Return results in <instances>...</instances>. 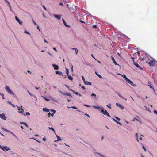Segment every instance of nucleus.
Wrapping results in <instances>:
<instances>
[{
	"mask_svg": "<svg viewBox=\"0 0 157 157\" xmlns=\"http://www.w3.org/2000/svg\"><path fill=\"white\" fill-rule=\"evenodd\" d=\"M151 58V60H150V61L148 60V57H147L145 59H146V63H148L150 66H153L154 65L155 63V60L153 58Z\"/></svg>",
	"mask_w": 157,
	"mask_h": 157,
	"instance_id": "f257e3e1",
	"label": "nucleus"
},
{
	"mask_svg": "<svg viewBox=\"0 0 157 157\" xmlns=\"http://www.w3.org/2000/svg\"><path fill=\"white\" fill-rule=\"evenodd\" d=\"M5 89L6 91L9 93L11 94L14 95V93L10 89L9 87L8 86H6L5 87Z\"/></svg>",
	"mask_w": 157,
	"mask_h": 157,
	"instance_id": "f03ea898",
	"label": "nucleus"
},
{
	"mask_svg": "<svg viewBox=\"0 0 157 157\" xmlns=\"http://www.w3.org/2000/svg\"><path fill=\"white\" fill-rule=\"evenodd\" d=\"M101 112H102L104 114L107 116L108 117H110V116L106 110H104L103 109H102L101 110Z\"/></svg>",
	"mask_w": 157,
	"mask_h": 157,
	"instance_id": "7ed1b4c3",
	"label": "nucleus"
},
{
	"mask_svg": "<svg viewBox=\"0 0 157 157\" xmlns=\"http://www.w3.org/2000/svg\"><path fill=\"white\" fill-rule=\"evenodd\" d=\"M134 64L137 67L139 68L140 70H143L142 68L136 63L134 61Z\"/></svg>",
	"mask_w": 157,
	"mask_h": 157,
	"instance_id": "20e7f679",
	"label": "nucleus"
},
{
	"mask_svg": "<svg viewBox=\"0 0 157 157\" xmlns=\"http://www.w3.org/2000/svg\"><path fill=\"white\" fill-rule=\"evenodd\" d=\"M127 82L130 84L131 85L133 86H135L136 85L133 84V83L131 81H130L129 79H128L126 81Z\"/></svg>",
	"mask_w": 157,
	"mask_h": 157,
	"instance_id": "39448f33",
	"label": "nucleus"
},
{
	"mask_svg": "<svg viewBox=\"0 0 157 157\" xmlns=\"http://www.w3.org/2000/svg\"><path fill=\"white\" fill-rule=\"evenodd\" d=\"M3 130H5V131H6V132H9L10 133H11L13 136L15 138H17V136H16V135L14 134L13 133V132H10V131H8V130H6V129H3Z\"/></svg>",
	"mask_w": 157,
	"mask_h": 157,
	"instance_id": "423d86ee",
	"label": "nucleus"
},
{
	"mask_svg": "<svg viewBox=\"0 0 157 157\" xmlns=\"http://www.w3.org/2000/svg\"><path fill=\"white\" fill-rule=\"evenodd\" d=\"M15 19L17 21V22L19 23L21 25L22 24V23H23L22 21H21L18 19V18L17 17V16H15Z\"/></svg>",
	"mask_w": 157,
	"mask_h": 157,
	"instance_id": "0eeeda50",
	"label": "nucleus"
},
{
	"mask_svg": "<svg viewBox=\"0 0 157 157\" xmlns=\"http://www.w3.org/2000/svg\"><path fill=\"white\" fill-rule=\"evenodd\" d=\"M0 117L3 120H6V117L5 115L3 113L2 114H0Z\"/></svg>",
	"mask_w": 157,
	"mask_h": 157,
	"instance_id": "6e6552de",
	"label": "nucleus"
},
{
	"mask_svg": "<svg viewBox=\"0 0 157 157\" xmlns=\"http://www.w3.org/2000/svg\"><path fill=\"white\" fill-rule=\"evenodd\" d=\"M116 105L120 107L121 109H123L124 107L120 104L116 103Z\"/></svg>",
	"mask_w": 157,
	"mask_h": 157,
	"instance_id": "1a4fd4ad",
	"label": "nucleus"
},
{
	"mask_svg": "<svg viewBox=\"0 0 157 157\" xmlns=\"http://www.w3.org/2000/svg\"><path fill=\"white\" fill-rule=\"evenodd\" d=\"M111 58H112V61H113V62L114 63L115 65H118V66L119 65L116 62L115 60L114 59V57H113L111 56Z\"/></svg>",
	"mask_w": 157,
	"mask_h": 157,
	"instance_id": "9d476101",
	"label": "nucleus"
},
{
	"mask_svg": "<svg viewBox=\"0 0 157 157\" xmlns=\"http://www.w3.org/2000/svg\"><path fill=\"white\" fill-rule=\"evenodd\" d=\"M52 66L55 70H58L59 69L58 66L57 65L53 64Z\"/></svg>",
	"mask_w": 157,
	"mask_h": 157,
	"instance_id": "9b49d317",
	"label": "nucleus"
},
{
	"mask_svg": "<svg viewBox=\"0 0 157 157\" xmlns=\"http://www.w3.org/2000/svg\"><path fill=\"white\" fill-rule=\"evenodd\" d=\"M84 82L85 84H86L87 85H92L91 83L90 82H88L86 81H84Z\"/></svg>",
	"mask_w": 157,
	"mask_h": 157,
	"instance_id": "f8f14e48",
	"label": "nucleus"
},
{
	"mask_svg": "<svg viewBox=\"0 0 157 157\" xmlns=\"http://www.w3.org/2000/svg\"><path fill=\"white\" fill-rule=\"evenodd\" d=\"M2 148L4 149V150H3L4 151H5V150L6 151H8L10 150V148L9 147H8L6 146H3L2 147Z\"/></svg>",
	"mask_w": 157,
	"mask_h": 157,
	"instance_id": "ddd939ff",
	"label": "nucleus"
},
{
	"mask_svg": "<svg viewBox=\"0 0 157 157\" xmlns=\"http://www.w3.org/2000/svg\"><path fill=\"white\" fill-rule=\"evenodd\" d=\"M54 16L56 18L58 19L59 20H60L61 18V17L59 15H54Z\"/></svg>",
	"mask_w": 157,
	"mask_h": 157,
	"instance_id": "4468645a",
	"label": "nucleus"
},
{
	"mask_svg": "<svg viewBox=\"0 0 157 157\" xmlns=\"http://www.w3.org/2000/svg\"><path fill=\"white\" fill-rule=\"evenodd\" d=\"M62 20H63V24H64V25L66 26V27H70V26L68 25H67L66 24V22L63 19H62Z\"/></svg>",
	"mask_w": 157,
	"mask_h": 157,
	"instance_id": "2eb2a0df",
	"label": "nucleus"
},
{
	"mask_svg": "<svg viewBox=\"0 0 157 157\" xmlns=\"http://www.w3.org/2000/svg\"><path fill=\"white\" fill-rule=\"evenodd\" d=\"M113 120L115 121V122H116L118 124H120L121 125H122V124L119 121H117V120H115V119H114V118H112Z\"/></svg>",
	"mask_w": 157,
	"mask_h": 157,
	"instance_id": "dca6fc26",
	"label": "nucleus"
},
{
	"mask_svg": "<svg viewBox=\"0 0 157 157\" xmlns=\"http://www.w3.org/2000/svg\"><path fill=\"white\" fill-rule=\"evenodd\" d=\"M60 92L61 93H63V94L64 95H67V96H71V94L70 93H63L61 91H60Z\"/></svg>",
	"mask_w": 157,
	"mask_h": 157,
	"instance_id": "f3484780",
	"label": "nucleus"
},
{
	"mask_svg": "<svg viewBox=\"0 0 157 157\" xmlns=\"http://www.w3.org/2000/svg\"><path fill=\"white\" fill-rule=\"evenodd\" d=\"M20 124H23L25 126H26L27 128L29 127L28 124L25 123L24 122H21L20 123Z\"/></svg>",
	"mask_w": 157,
	"mask_h": 157,
	"instance_id": "a211bd4d",
	"label": "nucleus"
},
{
	"mask_svg": "<svg viewBox=\"0 0 157 157\" xmlns=\"http://www.w3.org/2000/svg\"><path fill=\"white\" fill-rule=\"evenodd\" d=\"M150 83H151V82H148V86H149L152 89H153L154 90V88L151 85Z\"/></svg>",
	"mask_w": 157,
	"mask_h": 157,
	"instance_id": "6ab92c4d",
	"label": "nucleus"
},
{
	"mask_svg": "<svg viewBox=\"0 0 157 157\" xmlns=\"http://www.w3.org/2000/svg\"><path fill=\"white\" fill-rule=\"evenodd\" d=\"M43 110L44 111L47 112H48L49 111V110L46 108H43Z\"/></svg>",
	"mask_w": 157,
	"mask_h": 157,
	"instance_id": "aec40b11",
	"label": "nucleus"
},
{
	"mask_svg": "<svg viewBox=\"0 0 157 157\" xmlns=\"http://www.w3.org/2000/svg\"><path fill=\"white\" fill-rule=\"evenodd\" d=\"M72 49L73 50H75V51L76 54H77L78 53V50L77 48H72Z\"/></svg>",
	"mask_w": 157,
	"mask_h": 157,
	"instance_id": "412c9836",
	"label": "nucleus"
},
{
	"mask_svg": "<svg viewBox=\"0 0 157 157\" xmlns=\"http://www.w3.org/2000/svg\"><path fill=\"white\" fill-rule=\"evenodd\" d=\"M68 79L71 81H72L73 79V78L71 75H68Z\"/></svg>",
	"mask_w": 157,
	"mask_h": 157,
	"instance_id": "4be33fe9",
	"label": "nucleus"
},
{
	"mask_svg": "<svg viewBox=\"0 0 157 157\" xmlns=\"http://www.w3.org/2000/svg\"><path fill=\"white\" fill-rule=\"evenodd\" d=\"M56 73L58 75H62V72H59L58 71H55Z\"/></svg>",
	"mask_w": 157,
	"mask_h": 157,
	"instance_id": "5701e85b",
	"label": "nucleus"
},
{
	"mask_svg": "<svg viewBox=\"0 0 157 157\" xmlns=\"http://www.w3.org/2000/svg\"><path fill=\"white\" fill-rule=\"evenodd\" d=\"M116 93L117 94H118V96L120 97H121V98H124V99H125L126 100V99L125 98H124V97H122L119 93H118L117 92H116Z\"/></svg>",
	"mask_w": 157,
	"mask_h": 157,
	"instance_id": "b1692460",
	"label": "nucleus"
},
{
	"mask_svg": "<svg viewBox=\"0 0 157 157\" xmlns=\"http://www.w3.org/2000/svg\"><path fill=\"white\" fill-rule=\"evenodd\" d=\"M56 136H57V140H55V141H58L59 140H62L60 138V137L59 136L56 135Z\"/></svg>",
	"mask_w": 157,
	"mask_h": 157,
	"instance_id": "393cba45",
	"label": "nucleus"
},
{
	"mask_svg": "<svg viewBox=\"0 0 157 157\" xmlns=\"http://www.w3.org/2000/svg\"><path fill=\"white\" fill-rule=\"evenodd\" d=\"M123 77L124 78V79L126 81L128 79V78L126 77L125 75L124 74L123 75H122Z\"/></svg>",
	"mask_w": 157,
	"mask_h": 157,
	"instance_id": "a878e982",
	"label": "nucleus"
},
{
	"mask_svg": "<svg viewBox=\"0 0 157 157\" xmlns=\"http://www.w3.org/2000/svg\"><path fill=\"white\" fill-rule=\"evenodd\" d=\"M95 73L97 75V76H98L100 78H102V76L101 75H100L99 74H97V72L96 71L95 72Z\"/></svg>",
	"mask_w": 157,
	"mask_h": 157,
	"instance_id": "bb28decb",
	"label": "nucleus"
},
{
	"mask_svg": "<svg viewBox=\"0 0 157 157\" xmlns=\"http://www.w3.org/2000/svg\"><path fill=\"white\" fill-rule=\"evenodd\" d=\"M42 96L43 97L44 99L45 100H46V101H49V98H47V97H43V96Z\"/></svg>",
	"mask_w": 157,
	"mask_h": 157,
	"instance_id": "cd10ccee",
	"label": "nucleus"
},
{
	"mask_svg": "<svg viewBox=\"0 0 157 157\" xmlns=\"http://www.w3.org/2000/svg\"><path fill=\"white\" fill-rule=\"evenodd\" d=\"M66 73L67 75H69V70L68 69L66 68Z\"/></svg>",
	"mask_w": 157,
	"mask_h": 157,
	"instance_id": "c85d7f7f",
	"label": "nucleus"
},
{
	"mask_svg": "<svg viewBox=\"0 0 157 157\" xmlns=\"http://www.w3.org/2000/svg\"><path fill=\"white\" fill-rule=\"evenodd\" d=\"M21 110H22L21 111H19V113H21L23 115H25V114H24L23 113V112H24V111H23V109H21Z\"/></svg>",
	"mask_w": 157,
	"mask_h": 157,
	"instance_id": "c756f323",
	"label": "nucleus"
},
{
	"mask_svg": "<svg viewBox=\"0 0 157 157\" xmlns=\"http://www.w3.org/2000/svg\"><path fill=\"white\" fill-rule=\"evenodd\" d=\"M0 94L1 95V96L2 97V98L3 99H5V98L4 97V94H2V93H0Z\"/></svg>",
	"mask_w": 157,
	"mask_h": 157,
	"instance_id": "7c9ffc66",
	"label": "nucleus"
},
{
	"mask_svg": "<svg viewBox=\"0 0 157 157\" xmlns=\"http://www.w3.org/2000/svg\"><path fill=\"white\" fill-rule=\"evenodd\" d=\"M48 128H49V129H51V130H52L53 131H54V132H55L54 129L53 128H52V127L50 128V127H48Z\"/></svg>",
	"mask_w": 157,
	"mask_h": 157,
	"instance_id": "2f4dec72",
	"label": "nucleus"
},
{
	"mask_svg": "<svg viewBox=\"0 0 157 157\" xmlns=\"http://www.w3.org/2000/svg\"><path fill=\"white\" fill-rule=\"evenodd\" d=\"M138 134L137 133H136V140H137V141H139V140H138Z\"/></svg>",
	"mask_w": 157,
	"mask_h": 157,
	"instance_id": "473e14b6",
	"label": "nucleus"
},
{
	"mask_svg": "<svg viewBox=\"0 0 157 157\" xmlns=\"http://www.w3.org/2000/svg\"><path fill=\"white\" fill-rule=\"evenodd\" d=\"M75 94H76L77 95H79V96H81V94H79L78 92H75Z\"/></svg>",
	"mask_w": 157,
	"mask_h": 157,
	"instance_id": "72a5a7b5",
	"label": "nucleus"
},
{
	"mask_svg": "<svg viewBox=\"0 0 157 157\" xmlns=\"http://www.w3.org/2000/svg\"><path fill=\"white\" fill-rule=\"evenodd\" d=\"M54 113H53L52 114H51V113L49 112L48 114V115L49 116L50 115H51V116H53V115H54Z\"/></svg>",
	"mask_w": 157,
	"mask_h": 157,
	"instance_id": "f704fd0d",
	"label": "nucleus"
},
{
	"mask_svg": "<svg viewBox=\"0 0 157 157\" xmlns=\"http://www.w3.org/2000/svg\"><path fill=\"white\" fill-rule=\"evenodd\" d=\"M107 107H108L109 109H111V104H109V105H107Z\"/></svg>",
	"mask_w": 157,
	"mask_h": 157,
	"instance_id": "c9c22d12",
	"label": "nucleus"
},
{
	"mask_svg": "<svg viewBox=\"0 0 157 157\" xmlns=\"http://www.w3.org/2000/svg\"><path fill=\"white\" fill-rule=\"evenodd\" d=\"M6 2H7V4H8V5L9 6V7H10V4L9 3V2H8V1H6Z\"/></svg>",
	"mask_w": 157,
	"mask_h": 157,
	"instance_id": "e433bc0d",
	"label": "nucleus"
},
{
	"mask_svg": "<svg viewBox=\"0 0 157 157\" xmlns=\"http://www.w3.org/2000/svg\"><path fill=\"white\" fill-rule=\"evenodd\" d=\"M96 95L95 94H94V93H92V94L91 95V96H92V97L94 96V97H96Z\"/></svg>",
	"mask_w": 157,
	"mask_h": 157,
	"instance_id": "4c0bfd02",
	"label": "nucleus"
},
{
	"mask_svg": "<svg viewBox=\"0 0 157 157\" xmlns=\"http://www.w3.org/2000/svg\"><path fill=\"white\" fill-rule=\"evenodd\" d=\"M24 33H27V34H30L29 32H27L26 30H25Z\"/></svg>",
	"mask_w": 157,
	"mask_h": 157,
	"instance_id": "58836bf2",
	"label": "nucleus"
},
{
	"mask_svg": "<svg viewBox=\"0 0 157 157\" xmlns=\"http://www.w3.org/2000/svg\"><path fill=\"white\" fill-rule=\"evenodd\" d=\"M135 120H136L137 121H139L141 123H142L141 122V121H139L138 119H137V118H134V119H133V121H134Z\"/></svg>",
	"mask_w": 157,
	"mask_h": 157,
	"instance_id": "ea45409f",
	"label": "nucleus"
},
{
	"mask_svg": "<svg viewBox=\"0 0 157 157\" xmlns=\"http://www.w3.org/2000/svg\"><path fill=\"white\" fill-rule=\"evenodd\" d=\"M71 108L73 109H78V108L77 107H76L75 106H72L71 107Z\"/></svg>",
	"mask_w": 157,
	"mask_h": 157,
	"instance_id": "a19ab883",
	"label": "nucleus"
},
{
	"mask_svg": "<svg viewBox=\"0 0 157 157\" xmlns=\"http://www.w3.org/2000/svg\"><path fill=\"white\" fill-rule=\"evenodd\" d=\"M142 148L145 152L146 151V149L144 146H143Z\"/></svg>",
	"mask_w": 157,
	"mask_h": 157,
	"instance_id": "79ce46f5",
	"label": "nucleus"
},
{
	"mask_svg": "<svg viewBox=\"0 0 157 157\" xmlns=\"http://www.w3.org/2000/svg\"><path fill=\"white\" fill-rule=\"evenodd\" d=\"M51 111L53 112V113H54H54L56 112V111L55 110H54V109H52V110H51Z\"/></svg>",
	"mask_w": 157,
	"mask_h": 157,
	"instance_id": "37998d69",
	"label": "nucleus"
},
{
	"mask_svg": "<svg viewBox=\"0 0 157 157\" xmlns=\"http://www.w3.org/2000/svg\"><path fill=\"white\" fill-rule=\"evenodd\" d=\"M82 79L83 80V82H84V81H85L84 77L83 76H82Z\"/></svg>",
	"mask_w": 157,
	"mask_h": 157,
	"instance_id": "c03bdc74",
	"label": "nucleus"
},
{
	"mask_svg": "<svg viewBox=\"0 0 157 157\" xmlns=\"http://www.w3.org/2000/svg\"><path fill=\"white\" fill-rule=\"evenodd\" d=\"M115 117L117 120H118V121H120V119L118 118V117Z\"/></svg>",
	"mask_w": 157,
	"mask_h": 157,
	"instance_id": "a18cd8bd",
	"label": "nucleus"
},
{
	"mask_svg": "<svg viewBox=\"0 0 157 157\" xmlns=\"http://www.w3.org/2000/svg\"><path fill=\"white\" fill-rule=\"evenodd\" d=\"M32 21L33 22V23L35 25H37V24H36V23L33 20H32Z\"/></svg>",
	"mask_w": 157,
	"mask_h": 157,
	"instance_id": "49530a36",
	"label": "nucleus"
},
{
	"mask_svg": "<svg viewBox=\"0 0 157 157\" xmlns=\"http://www.w3.org/2000/svg\"><path fill=\"white\" fill-rule=\"evenodd\" d=\"M153 112L155 113L157 115V111L156 110H154Z\"/></svg>",
	"mask_w": 157,
	"mask_h": 157,
	"instance_id": "de8ad7c7",
	"label": "nucleus"
},
{
	"mask_svg": "<svg viewBox=\"0 0 157 157\" xmlns=\"http://www.w3.org/2000/svg\"><path fill=\"white\" fill-rule=\"evenodd\" d=\"M26 113V115H27L29 116V115H30V114L29 112H27Z\"/></svg>",
	"mask_w": 157,
	"mask_h": 157,
	"instance_id": "09e8293b",
	"label": "nucleus"
},
{
	"mask_svg": "<svg viewBox=\"0 0 157 157\" xmlns=\"http://www.w3.org/2000/svg\"><path fill=\"white\" fill-rule=\"evenodd\" d=\"M18 108V110L19 111H20L21 110V109L20 107H17Z\"/></svg>",
	"mask_w": 157,
	"mask_h": 157,
	"instance_id": "8fccbe9b",
	"label": "nucleus"
},
{
	"mask_svg": "<svg viewBox=\"0 0 157 157\" xmlns=\"http://www.w3.org/2000/svg\"><path fill=\"white\" fill-rule=\"evenodd\" d=\"M84 105L85 106L87 107H88L90 106L89 105H86V104Z\"/></svg>",
	"mask_w": 157,
	"mask_h": 157,
	"instance_id": "3c124183",
	"label": "nucleus"
},
{
	"mask_svg": "<svg viewBox=\"0 0 157 157\" xmlns=\"http://www.w3.org/2000/svg\"><path fill=\"white\" fill-rule=\"evenodd\" d=\"M42 6H43V7L44 8V9L45 10H46V7H45V6L44 5H43Z\"/></svg>",
	"mask_w": 157,
	"mask_h": 157,
	"instance_id": "603ef678",
	"label": "nucleus"
},
{
	"mask_svg": "<svg viewBox=\"0 0 157 157\" xmlns=\"http://www.w3.org/2000/svg\"><path fill=\"white\" fill-rule=\"evenodd\" d=\"M70 90H71V91H72L73 93H75V92L74 90H72V89H70Z\"/></svg>",
	"mask_w": 157,
	"mask_h": 157,
	"instance_id": "864d4df0",
	"label": "nucleus"
},
{
	"mask_svg": "<svg viewBox=\"0 0 157 157\" xmlns=\"http://www.w3.org/2000/svg\"><path fill=\"white\" fill-rule=\"evenodd\" d=\"M44 42L45 43H48V42L45 39H44Z\"/></svg>",
	"mask_w": 157,
	"mask_h": 157,
	"instance_id": "5fc2aeb1",
	"label": "nucleus"
},
{
	"mask_svg": "<svg viewBox=\"0 0 157 157\" xmlns=\"http://www.w3.org/2000/svg\"><path fill=\"white\" fill-rule=\"evenodd\" d=\"M71 71H73V65H71Z\"/></svg>",
	"mask_w": 157,
	"mask_h": 157,
	"instance_id": "6e6d98bb",
	"label": "nucleus"
},
{
	"mask_svg": "<svg viewBox=\"0 0 157 157\" xmlns=\"http://www.w3.org/2000/svg\"><path fill=\"white\" fill-rule=\"evenodd\" d=\"M81 87L84 90H85V87L84 86H82Z\"/></svg>",
	"mask_w": 157,
	"mask_h": 157,
	"instance_id": "4d7b16f0",
	"label": "nucleus"
},
{
	"mask_svg": "<svg viewBox=\"0 0 157 157\" xmlns=\"http://www.w3.org/2000/svg\"><path fill=\"white\" fill-rule=\"evenodd\" d=\"M137 53L138 55H139L140 54V52L139 51H138L137 52Z\"/></svg>",
	"mask_w": 157,
	"mask_h": 157,
	"instance_id": "13d9d810",
	"label": "nucleus"
},
{
	"mask_svg": "<svg viewBox=\"0 0 157 157\" xmlns=\"http://www.w3.org/2000/svg\"><path fill=\"white\" fill-rule=\"evenodd\" d=\"M53 49L54 50H55V51H56V52H57V50H56V48H53Z\"/></svg>",
	"mask_w": 157,
	"mask_h": 157,
	"instance_id": "bf43d9fd",
	"label": "nucleus"
},
{
	"mask_svg": "<svg viewBox=\"0 0 157 157\" xmlns=\"http://www.w3.org/2000/svg\"><path fill=\"white\" fill-rule=\"evenodd\" d=\"M8 102L9 103L10 105H11L12 103L11 102L8 101Z\"/></svg>",
	"mask_w": 157,
	"mask_h": 157,
	"instance_id": "052dcab7",
	"label": "nucleus"
},
{
	"mask_svg": "<svg viewBox=\"0 0 157 157\" xmlns=\"http://www.w3.org/2000/svg\"><path fill=\"white\" fill-rule=\"evenodd\" d=\"M93 28H97V26L96 25H94L93 26Z\"/></svg>",
	"mask_w": 157,
	"mask_h": 157,
	"instance_id": "680f3d73",
	"label": "nucleus"
},
{
	"mask_svg": "<svg viewBox=\"0 0 157 157\" xmlns=\"http://www.w3.org/2000/svg\"><path fill=\"white\" fill-rule=\"evenodd\" d=\"M43 140L44 141H45L46 140V139L45 138H44L43 139Z\"/></svg>",
	"mask_w": 157,
	"mask_h": 157,
	"instance_id": "e2e57ef3",
	"label": "nucleus"
},
{
	"mask_svg": "<svg viewBox=\"0 0 157 157\" xmlns=\"http://www.w3.org/2000/svg\"><path fill=\"white\" fill-rule=\"evenodd\" d=\"M59 5L62 6H63V3L62 2H61V3H60Z\"/></svg>",
	"mask_w": 157,
	"mask_h": 157,
	"instance_id": "0e129e2a",
	"label": "nucleus"
},
{
	"mask_svg": "<svg viewBox=\"0 0 157 157\" xmlns=\"http://www.w3.org/2000/svg\"><path fill=\"white\" fill-rule=\"evenodd\" d=\"M80 21L82 23H85V22H84L83 21H82L81 20V21Z\"/></svg>",
	"mask_w": 157,
	"mask_h": 157,
	"instance_id": "69168bd1",
	"label": "nucleus"
},
{
	"mask_svg": "<svg viewBox=\"0 0 157 157\" xmlns=\"http://www.w3.org/2000/svg\"><path fill=\"white\" fill-rule=\"evenodd\" d=\"M97 153V154H98V155H100L101 157H103V156H102V155H101V154H100L99 153Z\"/></svg>",
	"mask_w": 157,
	"mask_h": 157,
	"instance_id": "338daca9",
	"label": "nucleus"
},
{
	"mask_svg": "<svg viewBox=\"0 0 157 157\" xmlns=\"http://www.w3.org/2000/svg\"><path fill=\"white\" fill-rule=\"evenodd\" d=\"M91 56L92 57H93L94 59H96L94 57V56H93V54H92L91 55Z\"/></svg>",
	"mask_w": 157,
	"mask_h": 157,
	"instance_id": "774afa93",
	"label": "nucleus"
}]
</instances>
